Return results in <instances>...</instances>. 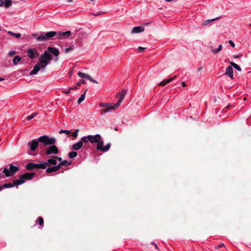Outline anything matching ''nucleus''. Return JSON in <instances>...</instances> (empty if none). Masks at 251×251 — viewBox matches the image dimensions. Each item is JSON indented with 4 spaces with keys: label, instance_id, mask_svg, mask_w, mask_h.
Returning <instances> with one entry per match:
<instances>
[{
    "label": "nucleus",
    "instance_id": "19",
    "mask_svg": "<svg viewBox=\"0 0 251 251\" xmlns=\"http://www.w3.org/2000/svg\"><path fill=\"white\" fill-rule=\"evenodd\" d=\"M60 169L59 166L56 165L53 167H51L47 168L46 170V173H51L53 172H55L57 171H58Z\"/></svg>",
    "mask_w": 251,
    "mask_h": 251
},
{
    "label": "nucleus",
    "instance_id": "4",
    "mask_svg": "<svg viewBox=\"0 0 251 251\" xmlns=\"http://www.w3.org/2000/svg\"><path fill=\"white\" fill-rule=\"evenodd\" d=\"M38 141L44 144L45 145H53L56 142V140L54 137H49L47 135H43L38 139Z\"/></svg>",
    "mask_w": 251,
    "mask_h": 251
},
{
    "label": "nucleus",
    "instance_id": "10",
    "mask_svg": "<svg viewBox=\"0 0 251 251\" xmlns=\"http://www.w3.org/2000/svg\"><path fill=\"white\" fill-rule=\"evenodd\" d=\"M27 55L30 58L34 59L38 56V53L35 49H29L27 51Z\"/></svg>",
    "mask_w": 251,
    "mask_h": 251
},
{
    "label": "nucleus",
    "instance_id": "49",
    "mask_svg": "<svg viewBox=\"0 0 251 251\" xmlns=\"http://www.w3.org/2000/svg\"><path fill=\"white\" fill-rule=\"evenodd\" d=\"M3 189V185L0 186V191H1Z\"/></svg>",
    "mask_w": 251,
    "mask_h": 251
},
{
    "label": "nucleus",
    "instance_id": "58",
    "mask_svg": "<svg viewBox=\"0 0 251 251\" xmlns=\"http://www.w3.org/2000/svg\"><path fill=\"white\" fill-rule=\"evenodd\" d=\"M249 25L251 26V24H250Z\"/></svg>",
    "mask_w": 251,
    "mask_h": 251
},
{
    "label": "nucleus",
    "instance_id": "55",
    "mask_svg": "<svg viewBox=\"0 0 251 251\" xmlns=\"http://www.w3.org/2000/svg\"><path fill=\"white\" fill-rule=\"evenodd\" d=\"M36 35H37V34H35V33H34V34H32V36H36Z\"/></svg>",
    "mask_w": 251,
    "mask_h": 251
},
{
    "label": "nucleus",
    "instance_id": "57",
    "mask_svg": "<svg viewBox=\"0 0 251 251\" xmlns=\"http://www.w3.org/2000/svg\"><path fill=\"white\" fill-rule=\"evenodd\" d=\"M55 61H57V58H55Z\"/></svg>",
    "mask_w": 251,
    "mask_h": 251
},
{
    "label": "nucleus",
    "instance_id": "43",
    "mask_svg": "<svg viewBox=\"0 0 251 251\" xmlns=\"http://www.w3.org/2000/svg\"><path fill=\"white\" fill-rule=\"evenodd\" d=\"M73 87H70L67 91H65L64 93L66 94H69L71 92V90H72Z\"/></svg>",
    "mask_w": 251,
    "mask_h": 251
},
{
    "label": "nucleus",
    "instance_id": "41",
    "mask_svg": "<svg viewBox=\"0 0 251 251\" xmlns=\"http://www.w3.org/2000/svg\"><path fill=\"white\" fill-rule=\"evenodd\" d=\"M72 50V48L71 47H69V48H66V49H65V52H69V51H71V50Z\"/></svg>",
    "mask_w": 251,
    "mask_h": 251
},
{
    "label": "nucleus",
    "instance_id": "26",
    "mask_svg": "<svg viewBox=\"0 0 251 251\" xmlns=\"http://www.w3.org/2000/svg\"><path fill=\"white\" fill-rule=\"evenodd\" d=\"M21 60V58L18 56H15L13 59V63L14 65H17Z\"/></svg>",
    "mask_w": 251,
    "mask_h": 251
},
{
    "label": "nucleus",
    "instance_id": "40",
    "mask_svg": "<svg viewBox=\"0 0 251 251\" xmlns=\"http://www.w3.org/2000/svg\"><path fill=\"white\" fill-rule=\"evenodd\" d=\"M223 246H224V243H221L220 245H218L217 246L215 247V248L216 249H217L221 248L222 247H223Z\"/></svg>",
    "mask_w": 251,
    "mask_h": 251
},
{
    "label": "nucleus",
    "instance_id": "44",
    "mask_svg": "<svg viewBox=\"0 0 251 251\" xmlns=\"http://www.w3.org/2000/svg\"><path fill=\"white\" fill-rule=\"evenodd\" d=\"M54 157H55V158L56 160H58L59 161H60V162H61V161H62V158L59 157H57V156H54Z\"/></svg>",
    "mask_w": 251,
    "mask_h": 251
},
{
    "label": "nucleus",
    "instance_id": "47",
    "mask_svg": "<svg viewBox=\"0 0 251 251\" xmlns=\"http://www.w3.org/2000/svg\"><path fill=\"white\" fill-rule=\"evenodd\" d=\"M3 6L2 0H0V7H2Z\"/></svg>",
    "mask_w": 251,
    "mask_h": 251
},
{
    "label": "nucleus",
    "instance_id": "27",
    "mask_svg": "<svg viewBox=\"0 0 251 251\" xmlns=\"http://www.w3.org/2000/svg\"><path fill=\"white\" fill-rule=\"evenodd\" d=\"M77 155V153L75 151H71L68 154V156L70 158H74Z\"/></svg>",
    "mask_w": 251,
    "mask_h": 251
},
{
    "label": "nucleus",
    "instance_id": "6",
    "mask_svg": "<svg viewBox=\"0 0 251 251\" xmlns=\"http://www.w3.org/2000/svg\"><path fill=\"white\" fill-rule=\"evenodd\" d=\"M18 167L14 166L12 164L9 165V169L5 168L3 171V173L7 177L13 176L18 170Z\"/></svg>",
    "mask_w": 251,
    "mask_h": 251
},
{
    "label": "nucleus",
    "instance_id": "37",
    "mask_svg": "<svg viewBox=\"0 0 251 251\" xmlns=\"http://www.w3.org/2000/svg\"><path fill=\"white\" fill-rule=\"evenodd\" d=\"M99 106L101 107H105V108H107V106H108V103H100Z\"/></svg>",
    "mask_w": 251,
    "mask_h": 251
},
{
    "label": "nucleus",
    "instance_id": "9",
    "mask_svg": "<svg viewBox=\"0 0 251 251\" xmlns=\"http://www.w3.org/2000/svg\"><path fill=\"white\" fill-rule=\"evenodd\" d=\"M58 152V149L57 147L53 145H51L50 146L47 148L46 153L47 155H50L52 154H57Z\"/></svg>",
    "mask_w": 251,
    "mask_h": 251
},
{
    "label": "nucleus",
    "instance_id": "2",
    "mask_svg": "<svg viewBox=\"0 0 251 251\" xmlns=\"http://www.w3.org/2000/svg\"><path fill=\"white\" fill-rule=\"evenodd\" d=\"M89 135L90 137V142L92 144H97L96 147L97 150L105 152L110 149L111 146L110 143H108L106 146H103V141L100 134H97L95 135Z\"/></svg>",
    "mask_w": 251,
    "mask_h": 251
},
{
    "label": "nucleus",
    "instance_id": "39",
    "mask_svg": "<svg viewBox=\"0 0 251 251\" xmlns=\"http://www.w3.org/2000/svg\"><path fill=\"white\" fill-rule=\"evenodd\" d=\"M16 54V51L14 50L10 51L8 52V55L10 56H12Z\"/></svg>",
    "mask_w": 251,
    "mask_h": 251
},
{
    "label": "nucleus",
    "instance_id": "18",
    "mask_svg": "<svg viewBox=\"0 0 251 251\" xmlns=\"http://www.w3.org/2000/svg\"><path fill=\"white\" fill-rule=\"evenodd\" d=\"M49 53H51L52 54H53V55H54L55 56H58V55H59V50L56 49V48H54L53 47H48V50H47Z\"/></svg>",
    "mask_w": 251,
    "mask_h": 251
},
{
    "label": "nucleus",
    "instance_id": "51",
    "mask_svg": "<svg viewBox=\"0 0 251 251\" xmlns=\"http://www.w3.org/2000/svg\"><path fill=\"white\" fill-rule=\"evenodd\" d=\"M68 2H73V0H68Z\"/></svg>",
    "mask_w": 251,
    "mask_h": 251
},
{
    "label": "nucleus",
    "instance_id": "3",
    "mask_svg": "<svg viewBox=\"0 0 251 251\" xmlns=\"http://www.w3.org/2000/svg\"><path fill=\"white\" fill-rule=\"evenodd\" d=\"M34 175V174L32 173H27L20 175L19 179L13 180L14 186H18L23 184L26 180L32 179Z\"/></svg>",
    "mask_w": 251,
    "mask_h": 251
},
{
    "label": "nucleus",
    "instance_id": "15",
    "mask_svg": "<svg viewBox=\"0 0 251 251\" xmlns=\"http://www.w3.org/2000/svg\"><path fill=\"white\" fill-rule=\"evenodd\" d=\"M126 92H127V91L126 90H123L122 91L121 93H120V97L116 103L117 106H120L121 103L125 97V95L126 94Z\"/></svg>",
    "mask_w": 251,
    "mask_h": 251
},
{
    "label": "nucleus",
    "instance_id": "33",
    "mask_svg": "<svg viewBox=\"0 0 251 251\" xmlns=\"http://www.w3.org/2000/svg\"><path fill=\"white\" fill-rule=\"evenodd\" d=\"M59 133H65L67 135H70L71 134V131L68 130L61 129L59 132Z\"/></svg>",
    "mask_w": 251,
    "mask_h": 251
},
{
    "label": "nucleus",
    "instance_id": "16",
    "mask_svg": "<svg viewBox=\"0 0 251 251\" xmlns=\"http://www.w3.org/2000/svg\"><path fill=\"white\" fill-rule=\"evenodd\" d=\"M43 163L46 164V168L47 166L48 165H56L57 164V161L54 156L52 158L49 159L48 160H47V161L43 162Z\"/></svg>",
    "mask_w": 251,
    "mask_h": 251
},
{
    "label": "nucleus",
    "instance_id": "45",
    "mask_svg": "<svg viewBox=\"0 0 251 251\" xmlns=\"http://www.w3.org/2000/svg\"><path fill=\"white\" fill-rule=\"evenodd\" d=\"M151 244L154 246V247H155V249L159 250L157 245L155 243L152 242V243H151Z\"/></svg>",
    "mask_w": 251,
    "mask_h": 251
},
{
    "label": "nucleus",
    "instance_id": "36",
    "mask_svg": "<svg viewBox=\"0 0 251 251\" xmlns=\"http://www.w3.org/2000/svg\"><path fill=\"white\" fill-rule=\"evenodd\" d=\"M79 131V129H76L74 132L72 133V136L75 138H76L78 136V132Z\"/></svg>",
    "mask_w": 251,
    "mask_h": 251
},
{
    "label": "nucleus",
    "instance_id": "12",
    "mask_svg": "<svg viewBox=\"0 0 251 251\" xmlns=\"http://www.w3.org/2000/svg\"><path fill=\"white\" fill-rule=\"evenodd\" d=\"M39 141L36 139L32 140L31 142L28 143V146L30 147L31 151H35L39 144Z\"/></svg>",
    "mask_w": 251,
    "mask_h": 251
},
{
    "label": "nucleus",
    "instance_id": "35",
    "mask_svg": "<svg viewBox=\"0 0 251 251\" xmlns=\"http://www.w3.org/2000/svg\"><path fill=\"white\" fill-rule=\"evenodd\" d=\"M218 19V18H215V19H212V20H206L205 21H204L203 22V25H208V24H209L210 22H212V21H214V20H216Z\"/></svg>",
    "mask_w": 251,
    "mask_h": 251
},
{
    "label": "nucleus",
    "instance_id": "1",
    "mask_svg": "<svg viewBox=\"0 0 251 251\" xmlns=\"http://www.w3.org/2000/svg\"><path fill=\"white\" fill-rule=\"evenodd\" d=\"M53 59L49 52L45 50L40 56L39 61L34 66L33 69L30 72V75H36L40 69H45L46 67L50 63Z\"/></svg>",
    "mask_w": 251,
    "mask_h": 251
},
{
    "label": "nucleus",
    "instance_id": "14",
    "mask_svg": "<svg viewBox=\"0 0 251 251\" xmlns=\"http://www.w3.org/2000/svg\"><path fill=\"white\" fill-rule=\"evenodd\" d=\"M58 33L57 35L58 36V38L62 39V37H70L72 33L70 31H67L65 32H61L60 31L57 32Z\"/></svg>",
    "mask_w": 251,
    "mask_h": 251
},
{
    "label": "nucleus",
    "instance_id": "20",
    "mask_svg": "<svg viewBox=\"0 0 251 251\" xmlns=\"http://www.w3.org/2000/svg\"><path fill=\"white\" fill-rule=\"evenodd\" d=\"M82 147V144L80 141L74 144L72 147V149L74 151H77L80 149Z\"/></svg>",
    "mask_w": 251,
    "mask_h": 251
},
{
    "label": "nucleus",
    "instance_id": "54",
    "mask_svg": "<svg viewBox=\"0 0 251 251\" xmlns=\"http://www.w3.org/2000/svg\"><path fill=\"white\" fill-rule=\"evenodd\" d=\"M149 24V23H146L144 24V25H148Z\"/></svg>",
    "mask_w": 251,
    "mask_h": 251
},
{
    "label": "nucleus",
    "instance_id": "28",
    "mask_svg": "<svg viewBox=\"0 0 251 251\" xmlns=\"http://www.w3.org/2000/svg\"><path fill=\"white\" fill-rule=\"evenodd\" d=\"M7 33L9 35H10L12 36H15V37H16L17 38H20L21 37V34H20V33H14L13 32L10 31H8Z\"/></svg>",
    "mask_w": 251,
    "mask_h": 251
},
{
    "label": "nucleus",
    "instance_id": "48",
    "mask_svg": "<svg viewBox=\"0 0 251 251\" xmlns=\"http://www.w3.org/2000/svg\"><path fill=\"white\" fill-rule=\"evenodd\" d=\"M181 84H182V85L183 87H185V86H186V84H185V83L184 82H183V81L181 82Z\"/></svg>",
    "mask_w": 251,
    "mask_h": 251
},
{
    "label": "nucleus",
    "instance_id": "25",
    "mask_svg": "<svg viewBox=\"0 0 251 251\" xmlns=\"http://www.w3.org/2000/svg\"><path fill=\"white\" fill-rule=\"evenodd\" d=\"M3 6L5 7H8L12 5V1L11 0H2Z\"/></svg>",
    "mask_w": 251,
    "mask_h": 251
},
{
    "label": "nucleus",
    "instance_id": "56",
    "mask_svg": "<svg viewBox=\"0 0 251 251\" xmlns=\"http://www.w3.org/2000/svg\"><path fill=\"white\" fill-rule=\"evenodd\" d=\"M238 56H239L238 55H235L234 57H235V58H237V57H238Z\"/></svg>",
    "mask_w": 251,
    "mask_h": 251
},
{
    "label": "nucleus",
    "instance_id": "42",
    "mask_svg": "<svg viewBox=\"0 0 251 251\" xmlns=\"http://www.w3.org/2000/svg\"><path fill=\"white\" fill-rule=\"evenodd\" d=\"M145 48H143L142 47H139L138 48V50H139V51L140 52H142L144 50H145Z\"/></svg>",
    "mask_w": 251,
    "mask_h": 251
},
{
    "label": "nucleus",
    "instance_id": "23",
    "mask_svg": "<svg viewBox=\"0 0 251 251\" xmlns=\"http://www.w3.org/2000/svg\"><path fill=\"white\" fill-rule=\"evenodd\" d=\"M80 142H81V143L83 144V143L86 144L88 142H90V137L89 135L88 136H85L82 137L80 140Z\"/></svg>",
    "mask_w": 251,
    "mask_h": 251
},
{
    "label": "nucleus",
    "instance_id": "34",
    "mask_svg": "<svg viewBox=\"0 0 251 251\" xmlns=\"http://www.w3.org/2000/svg\"><path fill=\"white\" fill-rule=\"evenodd\" d=\"M38 220V222H39V225L42 226H43V224H44V220H43V219L40 217L38 218L37 219Z\"/></svg>",
    "mask_w": 251,
    "mask_h": 251
},
{
    "label": "nucleus",
    "instance_id": "38",
    "mask_svg": "<svg viewBox=\"0 0 251 251\" xmlns=\"http://www.w3.org/2000/svg\"><path fill=\"white\" fill-rule=\"evenodd\" d=\"M86 83V82L85 80H81L79 82H77L76 83V86H80L81 84H85Z\"/></svg>",
    "mask_w": 251,
    "mask_h": 251
},
{
    "label": "nucleus",
    "instance_id": "21",
    "mask_svg": "<svg viewBox=\"0 0 251 251\" xmlns=\"http://www.w3.org/2000/svg\"><path fill=\"white\" fill-rule=\"evenodd\" d=\"M223 48V46L222 44H220L219 45V47L217 49H215L213 47L211 46L210 47V50L212 51V52L214 54H217L219 52H220Z\"/></svg>",
    "mask_w": 251,
    "mask_h": 251
},
{
    "label": "nucleus",
    "instance_id": "53",
    "mask_svg": "<svg viewBox=\"0 0 251 251\" xmlns=\"http://www.w3.org/2000/svg\"><path fill=\"white\" fill-rule=\"evenodd\" d=\"M3 80H4V78L0 77V81Z\"/></svg>",
    "mask_w": 251,
    "mask_h": 251
},
{
    "label": "nucleus",
    "instance_id": "50",
    "mask_svg": "<svg viewBox=\"0 0 251 251\" xmlns=\"http://www.w3.org/2000/svg\"><path fill=\"white\" fill-rule=\"evenodd\" d=\"M100 12H98V13H97L96 14H94V15L95 16H97V15H100Z\"/></svg>",
    "mask_w": 251,
    "mask_h": 251
},
{
    "label": "nucleus",
    "instance_id": "17",
    "mask_svg": "<svg viewBox=\"0 0 251 251\" xmlns=\"http://www.w3.org/2000/svg\"><path fill=\"white\" fill-rule=\"evenodd\" d=\"M145 28L144 26H135L131 31L132 33H139L144 31Z\"/></svg>",
    "mask_w": 251,
    "mask_h": 251
},
{
    "label": "nucleus",
    "instance_id": "7",
    "mask_svg": "<svg viewBox=\"0 0 251 251\" xmlns=\"http://www.w3.org/2000/svg\"><path fill=\"white\" fill-rule=\"evenodd\" d=\"M26 168L28 170H32L34 169H46V164L43 162L40 164L29 163L26 165Z\"/></svg>",
    "mask_w": 251,
    "mask_h": 251
},
{
    "label": "nucleus",
    "instance_id": "13",
    "mask_svg": "<svg viewBox=\"0 0 251 251\" xmlns=\"http://www.w3.org/2000/svg\"><path fill=\"white\" fill-rule=\"evenodd\" d=\"M233 71L232 67L231 66H228L226 69V72L225 75H228L230 78H233Z\"/></svg>",
    "mask_w": 251,
    "mask_h": 251
},
{
    "label": "nucleus",
    "instance_id": "46",
    "mask_svg": "<svg viewBox=\"0 0 251 251\" xmlns=\"http://www.w3.org/2000/svg\"><path fill=\"white\" fill-rule=\"evenodd\" d=\"M229 44L231 45V46L232 47H235V44H234V43L232 41H229Z\"/></svg>",
    "mask_w": 251,
    "mask_h": 251
},
{
    "label": "nucleus",
    "instance_id": "8",
    "mask_svg": "<svg viewBox=\"0 0 251 251\" xmlns=\"http://www.w3.org/2000/svg\"><path fill=\"white\" fill-rule=\"evenodd\" d=\"M119 106H117L116 103H108L107 108L103 109L101 110V113H106L110 112L112 110L116 109Z\"/></svg>",
    "mask_w": 251,
    "mask_h": 251
},
{
    "label": "nucleus",
    "instance_id": "31",
    "mask_svg": "<svg viewBox=\"0 0 251 251\" xmlns=\"http://www.w3.org/2000/svg\"><path fill=\"white\" fill-rule=\"evenodd\" d=\"M15 186L14 183H5L3 185V188H11Z\"/></svg>",
    "mask_w": 251,
    "mask_h": 251
},
{
    "label": "nucleus",
    "instance_id": "24",
    "mask_svg": "<svg viewBox=\"0 0 251 251\" xmlns=\"http://www.w3.org/2000/svg\"><path fill=\"white\" fill-rule=\"evenodd\" d=\"M71 163H72V162H69L66 160H64V161H62L61 162H60V163H59L58 164V166H59L60 168L62 166H69V165H70L71 164Z\"/></svg>",
    "mask_w": 251,
    "mask_h": 251
},
{
    "label": "nucleus",
    "instance_id": "11",
    "mask_svg": "<svg viewBox=\"0 0 251 251\" xmlns=\"http://www.w3.org/2000/svg\"><path fill=\"white\" fill-rule=\"evenodd\" d=\"M77 75L80 77L86 78L88 79V80H89L92 82H93V83H96V84L98 83V81L97 80H96L94 79L93 78H92L89 75L85 74H84L83 73L78 72L77 73Z\"/></svg>",
    "mask_w": 251,
    "mask_h": 251
},
{
    "label": "nucleus",
    "instance_id": "22",
    "mask_svg": "<svg viewBox=\"0 0 251 251\" xmlns=\"http://www.w3.org/2000/svg\"><path fill=\"white\" fill-rule=\"evenodd\" d=\"M176 77V76H174L173 77H172L171 78H169V79H165L163 81H162L161 82H160V85H161V86H165V85H166L167 83L170 82L171 81H172V80H173L174 79H175V78Z\"/></svg>",
    "mask_w": 251,
    "mask_h": 251
},
{
    "label": "nucleus",
    "instance_id": "32",
    "mask_svg": "<svg viewBox=\"0 0 251 251\" xmlns=\"http://www.w3.org/2000/svg\"><path fill=\"white\" fill-rule=\"evenodd\" d=\"M37 115V113L36 112H34V113H32L30 115L27 116V119L29 120H31Z\"/></svg>",
    "mask_w": 251,
    "mask_h": 251
},
{
    "label": "nucleus",
    "instance_id": "30",
    "mask_svg": "<svg viewBox=\"0 0 251 251\" xmlns=\"http://www.w3.org/2000/svg\"><path fill=\"white\" fill-rule=\"evenodd\" d=\"M86 90L84 92V93L81 95L80 98L78 100V103H80L82 101L84 100L85 98V94H86Z\"/></svg>",
    "mask_w": 251,
    "mask_h": 251
},
{
    "label": "nucleus",
    "instance_id": "29",
    "mask_svg": "<svg viewBox=\"0 0 251 251\" xmlns=\"http://www.w3.org/2000/svg\"><path fill=\"white\" fill-rule=\"evenodd\" d=\"M229 64H230V65H231L232 67H233L235 69H236V70H237L239 71H241V69L240 67V66H238L236 63H235L234 62H230Z\"/></svg>",
    "mask_w": 251,
    "mask_h": 251
},
{
    "label": "nucleus",
    "instance_id": "52",
    "mask_svg": "<svg viewBox=\"0 0 251 251\" xmlns=\"http://www.w3.org/2000/svg\"><path fill=\"white\" fill-rule=\"evenodd\" d=\"M76 88H77V86L74 87H73L72 90H73V89H76Z\"/></svg>",
    "mask_w": 251,
    "mask_h": 251
},
{
    "label": "nucleus",
    "instance_id": "5",
    "mask_svg": "<svg viewBox=\"0 0 251 251\" xmlns=\"http://www.w3.org/2000/svg\"><path fill=\"white\" fill-rule=\"evenodd\" d=\"M58 34L56 31H50L47 32L44 35H40L36 38V40L38 42H43L47 41L52 37L57 35Z\"/></svg>",
    "mask_w": 251,
    "mask_h": 251
}]
</instances>
